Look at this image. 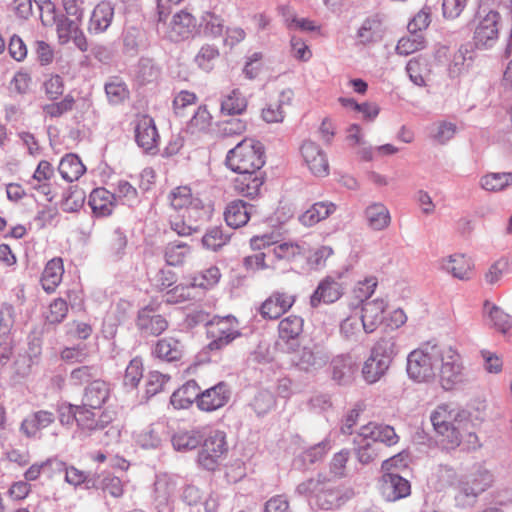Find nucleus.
<instances>
[{
	"label": "nucleus",
	"mask_w": 512,
	"mask_h": 512,
	"mask_svg": "<svg viewBox=\"0 0 512 512\" xmlns=\"http://www.w3.org/2000/svg\"><path fill=\"white\" fill-rule=\"evenodd\" d=\"M225 163L239 174L235 180V189L246 197H256L264 183L260 172L265 163L262 144L254 139H243L228 151Z\"/></svg>",
	"instance_id": "1"
},
{
	"label": "nucleus",
	"mask_w": 512,
	"mask_h": 512,
	"mask_svg": "<svg viewBox=\"0 0 512 512\" xmlns=\"http://www.w3.org/2000/svg\"><path fill=\"white\" fill-rule=\"evenodd\" d=\"M439 477L455 486L457 494L455 500L462 506L472 505L477 498L490 489L495 481L494 473L484 463L473 465L471 470L457 479L456 472L449 466L439 468Z\"/></svg>",
	"instance_id": "2"
},
{
	"label": "nucleus",
	"mask_w": 512,
	"mask_h": 512,
	"mask_svg": "<svg viewBox=\"0 0 512 512\" xmlns=\"http://www.w3.org/2000/svg\"><path fill=\"white\" fill-rule=\"evenodd\" d=\"M398 441L399 437L392 426L376 422L363 425L353 439L357 446V459L363 465H368L379 457L383 444L392 446Z\"/></svg>",
	"instance_id": "3"
},
{
	"label": "nucleus",
	"mask_w": 512,
	"mask_h": 512,
	"mask_svg": "<svg viewBox=\"0 0 512 512\" xmlns=\"http://www.w3.org/2000/svg\"><path fill=\"white\" fill-rule=\"evenodd\" d=\"M442 345L427 343L407 356V374L417 382H426L435 377L439 366Z\"/></svg>",
	"instance_id": "4"
},
{
	"label": "nucleus",
	"mask_w": 512,
	"mask_h": 512,
	"mask_svg": "<svg viewBox=\"0 0 512 512\" xmlns=\"http://www.w3.org/2000/svg\"><path fill=\"white\" fill-rule=\"evenodd\" d=\"M397 352V343L393 336L380 338L373 346L370 357L364 363L362 373L365 380L369 383L378 381L389 369Z\"/></svg>",
	"instance_id": "5"
},
{
	"label": "nucleus",
	"mask_w": 512,
	"mask_h": 512,
	"mask_svg": "<svg viewBox=\"0 0 512 512\" xmlns=\"http://www.w3.org/2000/svg\"><path fill=\"white\" fill-rule=\"evenodd\" d=\"M398 456L391 457L382 462L383 475L379 480V490L382 497L388 502H395L406 498L411 493L410 482L392 471L398 466Z\"/></svg>",
	"instance_id": "6"
},
{
	"label": "nucleus",
	"mask_w": 512,
	"mask_h": 512,
	"mask_svg": "<svg viewBox=\"0 0 512 512\" xmlns=\"http://www.w3.org/2000/svg\"><path fill=\"white\" fill-rule=\"evenodd\" d=\"M201 444L197 462L204 469L214 471L228 450L226 435L223 431L205 428V437Z\"/></svg>",
	"instance_id": "7"
},
{
	"label": "nucleus",
	"mask_w": 512,
	"mask_h": 512,
	"mask_svg": "<svg viewBox=\"0 0 512 512\" xmlns=\"http://www.w3.org/2000/svg\"><path fill=\"white\" fill-rule=\"evenodd\" d=\"M460 413L449 404L439 405L430 416L434 430L444 437L451 446H457L461 442V433L459 430Z\"/></svg>",
	"instance_id": "8"
},
{
	"label": "nucleus",
	"mask_w": 512,
	"mask_h": 512,
	"mask_svg": "<svg viewBox=\"0 0 512 512\" xmlns=\"http://www.w3.org/2000/svg\"><path fill=\"white\" fill-rule=\"evenodd\" d=\"M437 369L440 385L445 390H452L464 381L461 357L451 346L442 345Z\"/></svg>",
	"instance_id": "9"
},
{
	"label": "nucleus",
	"mask_w": 512,
	"mask_h": 512,
	"mask_svg": "<svg viewBox=\"0 0 512 512\" xmlns=\"http://www.w3.org/2000/svg\"><path fill=\"white\" fill-rule=\"evenodd\" d=\"M250 245L254 250H270L271 259L293 260L304 253V247L298 242H279L272 234H264L251 238Z\"/></svg>",
	"instance_id": "10"
},
{
	"label": "nucleus",
	"mask_w": 512,
	"mask_h": 512,
	"mask_svg": "<svg viewBox=\"0 0 512 512\" xmlns=\"http://www.w3.org/2000/svg\"><path fill=\"white\" fill-rule=\"evenodd\" d=\"M478 24L474 31V45L478 49H489L495 45L499 34L500 15L495 10L479 9Z\"/></svg>",
	"instance_id": "11"
},
{
	"label": "nucleus",
	"mask_w": 512,
	"mask_h": 512,
	"mask_svg": "<svg viewBox=\"0 0 512 512\" xmlns=\"http://www.w3.org/2000/svg\"><path fill=\"white\" fill-rule=\"evenodd\" d=\"M331 359V353L327 347L316 343L312 346H304L294 357L293 363L301 370L308 373L322 369Z\"/></svg>",
	"instance_id": "12"
},
{
	"label": "nucleus",
	"mask_w": 512,
	"mask_h": 512,
	"mask_svg": "<svg viewBox=\"0 0 512 512\" xmlns=\"http://www.w3.org/2000/svg\"><path fill=\"white\" fill-rule=\"evenodd\" d=\"M177 479L168 474L156 476L153 489V504L157 512H174Z\"/></svg>",
	"instance_id": "13"
},
{
	"label": "nucleus",
	"mask_w": 512,
	"mask_h": 512,
	"mask_svg": "<svg viewBox=\"0 0 512 512\" xmlns=\"http://www.w3.org/2000/svg\"><path fill=\"white\" fill-rule=\"evenodd\" d=\"M300 151L312 174L318 177H325L329 174L327 156L317 143L306 140L303 142Z\"/></svg>",
	"instance_id": "14"
},
{
	"label": "nucleus",
	"mask_w": 512,
	"mask_h": 512,
	"mask_svg": "<svg viewBox=\"0 0 512 512\" xmlns=\"http://www.w3.org/2000/svg\"><path fill=\"white\" fill-rule=\"evenodd\" d=\"M295 295L282 291H274L261 305L260 315L264 319H278L295 303Z\"/></svg>",
	"instance_id": "15"
},
{
	"label": "nucleus",
	"mask_w": 512,
	"mask_h": 512,
	"mask_svg": "<svg viewBox=\"0 0 512 512\" xmlns=\"http://www.w3.org/2000/svg\"><path fill=\"white\" fill-rule=\"evenodd\" d=\"M231 397V390L227 383L219 382L215 386L201 391L198 408L211 412L225 406Z\"/></svg>",
	"instance_id": "16"
},
{
	"label": "nucleus",
	"mask_w": 512,
	"mask_h": 512,
	"mask_svg": "<svg viewBox=\"0 0 512 512\" xmlns=\"http://www.w3.org/2000/svg\"><path fill=\"white\" fill-rule=\"evenodd\" d=\"M196 30V18L187 10H180L172 17L168 37L171 41L178 42L192 37Z\"/></svg>",
	"instance_id": "17"
},
{
	"label": "nucleus",
	"mask_w": 512,
	"mask_h": 512,
	"mask_svg": "<svg viewBox=\"0 0 512 512\" xmlns=\"http://www.w3.org/2000/svg\"><path fill=\"white\" fill-rule=\"evenodd\" d=\"M114 19V6L109 1L98 3L90 16L88 32L98 35L106 32Z\"/></svg>",
	"instance_id": "18"
},
{
	"label": "nucleus",
	"mask_w": 512,
	"mask_h": 512,
	"mask_svg": "<svg viewBox=\"0 0 512 512\" xmlns=\"http://www.w3.org/2000/svg\"><path fill=\"white\" fill-rule=\"evenodd\" d=\"M136 326L144 336H158L167 329L168 322L162 315L146 307L139 311Z\"/></svg>",
	"instance_id": "19"
},
{
	"label": "nucleus",
	"mask_w": 512,
	"mask_h": 512,
	"mask_svg": "<svg viewBox=\"0 0 512 512\" xmlns=\"http://www.w3.org/2000/svg\"><path fill=\"white\" fill-rule=\"evenodd\" d=\"M353 496L352 490H346L342 492L341 490L335 489L331 487L326 478L323 477V484L319 488L317 492V497L315 499L316 505L324 510H330L336 507L341 506L345 501Z\"/></svg>",
	"instance_id": "20"
},
{
	"label": "nucleus",
	"mask_w": 512,
	"mask_h": 512,
	"mask_svg": "<svg viewBox=\"0 0 512 512\" xmlns=\"http://www.w3.org/2000/svg\"><path fill=\"white\" fill-rule=\"evenodd\" d=\"M387 303L383 299H374L362 303L361 314L364 334L372 333L383 320Z\"/></svg>",
	"instance_id": "21"
},
{
	"label": "nucleus",
	"mask_w": 512,
	"mask_h": 512,
	"mask_svg": "<svg viewBox=\"0 0 512 512\" xmlns=\"http://www.w3.org/2000/svg\"><path fill=\"white\" fill-rule=\"evenodd\" d=\"M135 139L145 151H151L156 147L159 134L151 117L143 116L138 120L135 127Z\"/></svg>",
	"instance_id": "22"
},
{
	"label": "nucleus",
	"mask_w": 512,
	"mask_h": 512,
	"mask_svg": "<svg viewBox=\"0 0 512 512\" xmlns=\"http://www.w3.org/2000/svg\"><path fill=\"white\" fill-rule=\"evenodd\" d=\"M205 437L204 427L181 429L174 433L171 442L175 450L187 452L196 449Z\"/></svg>",
	"instance_id": "23"
},
{
	"label": "nucleus",
	"mask_w": 512,
	"mask_h": 512,
	"mask_svg": "<svg viewBox=\"0 0 512 512\" xmlns=\"http://www.w3.org/2000/svg\"><path fill=\"white\" fill-rule=\"evenodd\" d=\"M110 386L101 379H95L84 390L82 403L91 409H100L110 397Z\"/></svg>",
	"instance_id": "24"
},
{
	"label": "nucleus",
	"mask_w": 512,
	"mask_h": 512,
	"mask_svg": "<svg viewBox=\"0 0 512 512\" xmlns=\"http://www.w3.org/2000/svg\"><path fill=\"white\" fill-rule=\"evenodd\" d=\"M439 267L459 280L471 278L472 263L463 254H453L440 259Z\"/></svg>",
	"instance_id": "25"
},
{
	"label": "nucleus",
	"mask_w": 512,
	"mask_h": 512,
	"mask_svg": "<svg viewBox=\"0 0 512 512\" xmlns=\"http://www.w3.org/2000/svg\"><path fill=\"white\" fill-rule=\"evenodd\" d=\"M342 295V286L339 282L327 277L321 281L310 297V304L312 307H317L321 302L333 303L337 301Z\"/></svg>",
	"instance_id": "26"
},
{
	"label": "nucleus",
	"mask_w": 512,
	"mask_h": 512,
	"mask_svg": "<svg viewBox=\"0 0 512 512\" xmlns=\"http://www.w3.org/2000/svg\"><path fill=\"white\" fill-rule=\"evenodd\" d=\"M367 226L372 231H383L391 224L389 209L381 202L369 204L364 211Z\"/></svg>",
	"instance_id": "27"
},
{
	"label": "nucleus",
	"mask_w": 512,
	"mask_h": 512,
	"mask_svg": "<svg viewBox=\"0 0 512 512\" xmlns=\"http://www.w3.org/2000/svg\"><path fill=\"white\" fill-rule=\"evenodd\" d=\"M55 419V413L51 411L33 412L22 421L21 431L28 437H36L40 430L47 428Z\"/></svg>",
	"instance_id": "28"
},
{
	"label": "nucleus",
	"mask_w": 512,
	"mask_h": 512,
	"mask_svg": "<svg viewBox=\"0 0 512 512\" xmlns=\"http://www.w3.org/2000/svg\"><path fill=\"white\" fill-rule=\"evenodd\" d=\"M200 394L201 389L198 383L195 380H189L173 392L170 402L176 409H186L195 401L198 404Z\"/></svg>",
	"instance_id": "29"
},
{
	"label": "nucleus",
	"mask_w": 512,
	"mask_h": 512,
	"mask_svg": "<svg viewBox=\"0 0 512 512\" xmlns=\"http://www.w3.org/2000/svg\"><path fill=\"white\" fill-rule=\"evenodd\" d=\"M184 353L183 344L174 337H165L157 341L153 354L166 362L178 361Z\"/></svg>",
	"instance_id": "30"
},
{
	"label": "nucleus",
	"mask_w": 512,
	"mask_h": 512,
	"mask_svg": "<svg viewBox=\"0 0 512 512\" xmlns=\"http://www.w3.org/2000/svg\"><path fill=\"white\" fill-rule=\"evenodd\" d=\"M252 205L243 200L230 202L224 212V218L229 227L239 228L244 226L250 219Z\"/></svg>",
	"instance_id": "31"
},
{
	"label": "nucleus",
	"mask_w": 512,
	"mask_h": 512,
	"mask_svg": "<svg viewBox=\"0 0 512 512\" xmlns=\"http://www.w3.org/2000/svg\"><path fill=\"white\" fill-rule=\"evenodd\" d=\"M171 207L174 210L200 209L203 207L202 201L194 197L190 187L179 186L174 188L168 195Z\"/></svg>",
	"instance_id": "32"
},
{
	"label": "nucleus",
	"mask_w": 512,
	"mask_h": 512,
	"mask_svg": "<svg viewBox=\"0 0 512 512\" xmlns=\"http://www.w3.org/2000/svg\"><path fill=\"white\" fill-rule=\"evenodd\" d=\"M64 266L61 258H53L47 262L41 277V284L47 293L56 290L62 281Z\"/></svg>",
	"instance_id": "33"
},
{
	"label": "nucleus",
	"mask_w": 512,
	"mask_h": 512,
	"mask_svg": "<svg viewBox=\"0 0 512 512\" xmlns=\"http://www.w3.org/2000/svg\"><path fill=\"white\" fill-rule=\"evenodd\" d=\"M115 194L105 188L94 189L89 197V204L98 216H108L114 208Z\"/></svg>",
	"instance_id": "34"
},
{
	"label": "nucleus",
	"mask_w": 512,
	"mask_h": 512,
	"mask_svg": "<svg viewBox=\"0 0 512 512\" xmlns=\"http://www.w3.org/2000/svg\"><path fill=\"white\" fill-rule=\"evenodd\" d=\"M93 410L94 409L85 406L83 403L81 405H69V414H72L78 427L89 433L99 430L98 420Z\"/></svg>",
	"instance_id": "35"
},
{
	"label": "nucleus",
	"mask_w": 512,
	"mask_h": 512,
	"mask_svg": "<svg viewBox=\"0 0 512 512\" xmlns=\"http://www.w3.org/2000/svg\"><path fill=\"white\" fill-rule=\"evenodd\" d=\"M336 210L332 202H317L299 216V221L305 226H313L326 219Z\"/></svg>",
	"instance_id": "36"
},
{
	"label": "nucleus",
	"mask_w": 512,
	"mask_h": 512,
	"mask_svg": "<svg viewBox=\"0 0 512 512\" xmlns=\"http://www.w3.org/2000/svg\"><path fill=\"white\" fill-rule=\"evenodd\" d=\"M473 50L471 45H462L453 55L448 66V74L451 78H456L465 72L473 62Z\"/></svg>",
	"instance_id": "37"
},
{
	"label": "nucleus",
	"mask_w": 512,
	"mask_h": 512,
	"mask_svg": "<svg viewBox=\"0 0 512 512\" xmlns=\"http://www.w3.org/2000/svg\"><path fill=\"white\" fill-rule=\"evenodd\" d=\"M58 170L64 180L73 182L83 175L86 168L77 155L67 154L61 159Z\"/></svg>",
	"instance_id": "38"
},
{
	"label": "nucleus",
	"mask_w": 512,
	"mask_h": 512,
	"mask_svg": "<svg viewBox=\"0 0 512 512\" xmlns=\"http://www.w3.org/2000/svg\"><path fill=\"white\" fill-rule=\"evenodd\" d=\"M332 378L338 384H347L352 379L354 373V363L352 358L347 355H339L332 361Z\"/></svg>",
	"instance_id": "39"
},
{
	"label": "nucleus",
	"mask_w": 512,
	"mask_h": 512,
	"mask_svg": "<svg viewBox=\"0 0 512 512\" xmlns=\"http://www.w3.org/2000/svg\"><path fill=\"white\" fill-rule=\"evenodd\" d=\"M247 108V99L242 92L235 88L226 95H223L221 101V111L228 115L242 114Z\"/></svg>",
	"instance_id": "40"
},
{
	"label": "nucleus",
	"mask_w": 512,
	"mask_h": 512,
	"mask_svg": "<svg viewBox=\"0 0 512 512\" xmlns=\"http://www.w3.org/2000/svg\"><path fill=\"white\" fill-rule=\"evenodd\" d=\"M340 333L348 341L358 342L364 333V325L359 313H353L340 324Z\"/></svg>",
	"instance_id": "41"
},
{
	"label": "nucleus",
	"mask_w": 512,
	"mask_h": 512,
	"mask_svg": "<svg viewBox=\"0 0 512 512\" xmlns=\"http://www.w3.org/2000/svg\"><path fill=\"white\" fill-rule=\"evenodd\" d=\"M190 252V246L185 242H169L164 248V258L169 266H180L185 262Z\"/></svg>",
	"instance_id": "42"
},
{
	"label": "nucleus",
	"mask_w": 512,
	"mask_h": 512,
	"mask_svg": "<svg viewBox=\"0 0 512 512\" xmlns=\"http://www.w3.org/2000/svg\"><path fill=\"white\" fill-rule=\"evenodd\" d=\"M481 187L489 192H499L512 185V172L488 173L480 179Z\"/></svg>",
	"instance_id": "43"
},
{
	"label": "nucleus",
	"mask_w": 512,
	"mask_h": 512,
	"mask_svg": "<svg viewBox=\"0 0 512 512\" xmlns=\"http://www.w3.org/2000/svg\"><path fill=\"white\" fill-rule=\"evenodd\" d=\"M302 331L303 319L296 315L282 319L278 325L279 337L284 341L297 339Z\"/></svg>",
	"instance_id": "44"
},
{
	"label": "nucleus",
	"mask_w": 512,
	"mask_h": 512,
	"mask_svg": "<svg viewBox=\"0 0 512 512\" xmlns=\"http://www.w3.org/2000/svg\"><path fill=\"white\" fill-rule=\"evenodd\" d=\"M92 487L100 489L105 494H109L114 498H120L124 494V484L119 477L111 474L103 475L97 480H93Z\"/></svg>",
	"instance_id": "45"
},
{
	"label": "nucleus",
	"mask_w": 512,
	"mask_h": 512,
	"mask_svg": "<svg viewBox=\"0 0 512 512\" xmlns=\"http://www.w3.org/2000/svg\"><path fill=\"white\" fill-rule=\"evenodd\" d=\"M104 88L110 104L118 105L129 97L127 85L118 77L110 78Z\"/></svg>",
	"instance_id": "46"
},
{
	"label": "nucleus",
	"mask_w": 512,
	"mask_h": 512,
	"mask_svg": "<svg viewBox=\"0 0 512 512\" xmlns=\"http://www.w3.org/2000/svg\"><path fill=\"white\" fill-rule=\"evenodd\" d=\"M381 39V24L376 19L364 20L357 31V40L363 45L377 42Z\"/></svg>",
	"instance_id": "47"
},
{
	"label": "nucleus",
	"mask_w": 512,
	"mask_h": 512,
	"mask_svg": "<svg viewBox=\"0 0 512 512\" xmlns=\"http://www.w3.org/2000/svg\"><path fill=\"white\" fill-rule=\"evenodd\" d=\"M484 311L488 313L492 325L501 333H506L512 327L511 317L502 309L491 305L488 301L484 304Z\"/></svg>",
	"instance_id": "48"
},
{
	"label": "nucleus",
	"mask_w": 512,
	"mask_h": 512,
	"mask_svg": "<svg viewBox=\"0 0 512 512\" xmlns=\"http://www.w3.org/2000/svg\"><path fill=\"white\" fill-rule=\"evenodd\" d=\"M160 424H151L136 434V442L145 449L157 448L161 444Z\"/></svg>",
	"instance_id": "49"
},
{
	"label": "nucleus",
	"mask_w": 512,
	"mask_h": 512,
	"mask_svg": "<svg viewBox=\"0 0 512 512\" xmlns=\"http://www.w3.org/2000/svg\"><path fill=\"white\" fill-rule=\"evenodd\" d=\"M15 322V309L9 303H3L0 307V343L10 339V333Z\"/></svg>",
	"instance_id": "50"
},
{
	"label": "nucleus",
	"mask_w": 512,
	"mask_h": 512,
	"mask_svg": "<svg viewBox=\"0 0 512 512\" xmlns=\"http://www.w3.org/2000/svg\"><path fill=\"white\" fill-rule=\"evenodd\" d=\"M56 32L61 44L68 43L75 33L79 32V24L77 21L69 19L66 15L61 14L54 24Z\"/></svg>",
	"instance_id": "51"
},
{
	"label": "nucleus",
	"mask_w": 512,
	"mask_h": 512,
	"mask_svg": "<svg viewBox=\"0 0 512 512\" xmlns=\"http://www.w3.org/2000/svg\"><path fill=\"white\" fill-rule=\"evenodd\" d=\"M275 405V397L268 390L258 391L251 402V407L258 416L267 414L275 407Z\"/></svg>",
	"instance_id": "52"
},
{
	"label": "nucleus",
	"mask_w": 512,
	"mask_h": 512,
	"mask_svg": "<svg viewBox=\"0 0 512 512\" xmlns=\"http://www.w3.org/2000/svg\"><path fill=\"white\" fill-rule=\"evenodd\" d=\"M219 57V50L212 45H204L195 56V63L205 72L213 69L215 61Z\"/></svg>",
	"instance_id": "53"
},
{
	"label": "nucleus",
	"mask_w": 512,
	"mask_h": 512,
	"mask_svg": "<svg viewBox=\"0 0 512 512\" xmlns=\"http://www.w3.org/2000/svg\"><path fill=\"white\" fill-rule=\"evenodd\" d=\"M100 369L96 365L80 366L70 373V380L74 385H82L90 383L95 379H99Z\"/></svg>",
	"instance_id": "54"
},
{
	"label": "nucleus",
	"mask_w": 512,
	"mask_h": 512,
	"mask_svg": "<svg viewBox=\"0 0 512 512\" xmlns=\"http://www.w3.org/2000/svg\"><path fill=\"white\" fill-rule=\"evenodd\" d=\"M230 239V235L224 233L221 227H212L202 237V244L207 249L216 251L224 246Z\"/></svg>",
	"instance_id": "55"
},
{
	"label": "nucleus",
	"mask_w": 512,
	"mask_h": 512,
	"mask_svg": "<svg viewBox=\"0 0 512 512\" xmlns=\"http://www.w3.org/2000/svg\"><path fill=\"white\" fill-rule=\"evenodd\" d=\"M113 194H115V199H120L129 206H134L140 202L137 189L125 180L117 182Z\"/></svg>",
	"instance_id": "56"
},
{
	"label": "nucleus",
	"mask_w": 512,
	"mask_h": 512,
	"mask_svg": "<svg viewBox=\"0 0 512 512\" xmlns=\"http://www.w3.org/2000/svg\"><path fill=\"white\" fill-rule=\"evenodd\" d=\"M424 47V38L420 34L410 33L407 37H402L396 46V52L399 55L407 56Z\"/></svg>",
	"instance_id": "57"
},
{
	"label": "nucleus",
	"mask_w": 512,
	"mask_h": 512,
	"mask_svg": "<svg viewBox=\"0 0 512 512\" xmlns=\"http://www.w3.org/2000/svg\"><path fill=\"white\" fill-rule=\"evenodd\" d=\"M143 377V363L140 358L132 359L126 367L123 383L125 387L134 389Z\"/></svg>",
	"instance_id": "58"
},
{
	"label": "nucleus",
	"mask_w": 512,
	"mask_h": 512,
	"mask_svg": "<svg viewBox=\"0 0 512 512\" xmlns=\"http://www.w3.org/2000/svg\"><path fill=\"white\" fill-rule=\"evenodd\" d=\"M159 73V68L152 59L141 58L139 60L136 77L142 84L153 82L158 78Z\"/></svg>",
	"instance_id": "59"
},
{
	"label": "nucleus",
	"mask_w": 512,
	"mask_h": 512,
	"mask_svg": "<svg viewBox=\"0 0 512 512\" xmlns=\"http://www.w3.org/2000/svg\"><path fill=\"white\" fill-rule=\"evenodd\" d=\"M457 127L452 122H439L431 127L432 138L440 144H445L456 134Z\"/></svg>",
	"instance_id": "60"
},
{
	"label": "nucleus",
	"mask_w": 512,
	"mask_h": 512,
	"mask_svg": "<svg viewBox=\"0 0 512 512\" xmlns=\"http://www.w3.org/2000/svg\"><path fill=\"white\" fill-rule=\"evenodd\" d=\"M220 277V270L216 266H211L202 271L199 275L195 276L193 278L192 285L203 289H209L218 283Z\"/></svg>",
	"instance_id": "61"
},
{
	"label": "nucleus",
	"mask_w": 512,
	"mask_h": 512,
	"mask_svg": "<svg viewBox=\"0 0 512 512\" xmlns=\"http://www.w3.org/2000/svg\"><path fill=\"white\" fill-rule=\"evenodd\" d=\"M211 119L212 117L206 106H199L188 123V129L191 133L205 131L209 128Z\"/></svg>",
	"instance_id": "62"
},
{
	"label": "nucleus",
	"mask_w": 512,
	"mask_h": 512,
	"mask_svg": "<svg viewBox=\"0 0 512 512\" xmlns=\"http://www.w3.org/2000/svg\"><path fill=\"white\" fill-rule=\"evenodd\" d=\"M332 448V443L329 437H326L321 442L316 445L310 447L306 450L302 457L304 462H309L310 464H314L317 461L323 459L326 453Z\"/></svg>",
	"instance_id": "63"
},
{
	"label": "nucleus",
	"mask_w": 512,
	"mask_h": 512,
	"mask_svg": "<svg viewBox=\"0 0 512 512\" xmlns=\"http://www.w3.org/2000/svg\"><path fill=\"white\" fill-rule=\"evenodd\" d=\"M75 104V100L72 95L67 94L63 100L57 103L47 104L43 106V112L51 118L61 117L63 114L71 111Z\"/></svg>",
	"instance_id": "64"
}]
</instances>
